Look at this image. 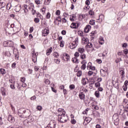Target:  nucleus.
<instances>
[{"label": "nucleus", "mask_w": 128, "mask_h": 128, "mask_svg": "<svg viewBox=\"0 0 128 128\" xmlns=\"http://www.w3.org/2000/svg\"><path fill=\"white\" fill-rule=\"evenodd\" d=\"M18 114L20 118H28L30 116V112L26 110L24 108H20L18 110Z\"/></svg>", "instance_id": "1"}, {"label": "nucleus", "mask_w": 128, "mask_h": 128, "mask_svg": "<svg viewBox=\"0 0 128 128\" xmlns=\"http://www.w3.org/2000/svg\"><path fill=\"white\" fill-rule=\"evenodd\" d=\"M58 116V120L60 122H66L68 121V116Z\"/></svg>", "instance_id": "2"}, {"label": "nucleus", "mask_w": 128, "mask_h": 128, "mask_svg": "<svg viewBox=\"0 0 128 128\" xmlns=\"http://www.w3.org/2000/svg\"><path fill=\"white\" fill-rule=\"evenodd\" d=\"M112 120L114 121V124L115 126H118L120 124V118H118V115L114 114L112 116Z\"/></svg>", "instance_id": "3"}, {"label": "nucleus", "mask_w": 128, "mask_h": 128, "mask_svg": "<svg viewBox=\"0 0 128 128\" xmlns=\"http://www.w3.org/2000/svg\"><path fill=\"white\" fill-rule=\"evenodd\" d=\"M74 43L72 44V46H70V48L74 49L76 48V46L78 44V37H76L74 40Z\"/></svg>", "instance_id": "4"}, {"label": "nucleus", "mask_w": 128, "mask_h": 128, "mask_svg": "<svg viewBox=\"0 0 128 128\" xmlns=\"http://www.w3.org/2000/svg\"><path fill=\"white\" fill-rule=\"evenodd\" d=\"M4 44H6L7 46H11L12 48L14 47V42L12 40L5 41L4 42Z\"/></svg>", "instance_id": "5"}, {"label": "nucleus", "mask_w": 128, "mask_h": 128, "mask_svg": "<svg viewBox=\"0 0 128 128\" xmlns=\"http://www.w3.org/2000/svg\"><path fill=\"white\" fill-rule=\"evenodd\" d=\"M100 72L102 76H106V74H108V70L106 69L104 70V69H101L100 70Z\"/></svg>", "instance_id": "6"}, {"label": "nucleus", "mask_w": 128, "mask_h": 128, "mask_svg": "<svg viewBox=\"0 0 128 128\" xmlns=\"http://www.w3.org/2000/svg\"><path fill=\"white\" fill-rule=\"evenodd\" d=\"M42 32L43 36H46L50 34V31L48 30L45 28L42 30Z\"/></svg>", "instance_id": "7"}, {"label": "nucleus", "mask_w": 128, "mask_h": 128, "mask_svg": "<svg viewBox=\"0 0 128 128\" xmlns=\"http://www.w3.org/2000/svg\"><path fill=\"white\" fill-rule=\"evenodd\" d=\"M8 122H11V123L14 122V118L12 116V115L8 116Z\"/></svg>", "instance_id": "8"}, {"label": "nucleus", "mask_w": 128, "mask_h": 128, "mask_svg": "<svg viewBox=\"0 0 128 128\" xmlns=\"http://www.w3.org/2000/svg\"><path fill=\"white\" fill-rule=\"evenodd\" d=\"M64 58L67 61L68 60H70V56L68 54H63V56L62 57V60H64Z\"/></svg>", "instance_id": "9"}, {"label": "nucleus", "mask_w": 128, "mask_h": 128, "mask_svg": "<svg viewBox=\"0 0 128 128\" xmlns=\"http://www.w3.org/2000/svg\"><path fill=\"white\" fill-rule=\"evenodd\" d=\"M78 96L80 100H84L86 98V95L84 94V92H81L79 94Z\"/></svg>", "instance_id": "10"}, {"label": "nucleus", "mask_w": 128, "mask_h": 128, "mask_svg": "<svg viewBox=\"0 0 128 128\" xmlns=\"http://www.w3.org/2000/svg\"><path fill=\"white\" fill-rule=\"evenodd\" d=\"M90 28H92V26L90 25L86 26V28L84 29V32H88L90 30Z\"/></svg>", "instance_id": "11"}, {"label": "nucleus", "mask_w": 128, "mask_h": 128, "mask_svg": "<svg viewBox=\"0 0 128 128\" xmlns=\"http://www.w3.org/2000/svg\"><path fill=\"white\" fill-rule=\"evenodd\" d=\"M124 16H126V12H120L118 13V16L120 18H122Z\"/></svg>", "instance_id": "12"}, {"label": "nucleus", "mask_w": 128, "mask_h": 128, "mask_svg": "<svg viewBox=\"0 0 128 128\" xmlns=\"http://www.w3.org/2000/svg\"><path fill=\"white\" fill-rule=\"evenodd\" d=\"M114 86L116 88H118V79H116V82L114 83H112Z\"/></svg>", "instance_id": "13"}, {"label": "nucleus", "mask_w": 128, "mask_h": 128, "mask_svg": "<svg viewBox=\"0 0 128 128\" xmlns=\"http://www.w3.org/2000/svg\"><path fill=\"white\" fill-rule=\"evenodd\" d=\"M88 42V38H86L84 37H83L82 38V44H86Z\"/></svg>", "instance_id": "14"}, {"label": "nucleus", "mask_w": 128, "mask_h": 128, "mask_svg": "<svg viewBox=\"0 0 128 128\" xmlns=\"http://www.w3.org/2000/svg\"><path fill=\"white\" fill-rule=\"evenodd\" d=\"M88 82V79L87 78H82V84H84V86H86V84Z\"/></svg>", "instance_id": "15"}, {"label": "nucleus", "mask_w": 128, "mask_h": 128, "mask_svg": "<svg viewBox=\"0 0 128 128\" xmlns=\"http://www.w3.org/2000/svg\"><path fill=\"white\" fill-rule=\"evenodd\" d=\"M12 48V52H13L14 54H20V53L18 52V50L16 48V47L14 46Z\"/></svg>", "instance_id": "16"}, {"label": "nucleus", "mask_w": 128, "mask_h": 128, "mask_svg": "<svg viewBox=\"0 0 128 128\" xmlns=\"http://www.w3.org/2000/svg\"><path fill=\"white\" fill-rule=\"evenodd\" d=\"M86 18V15L84 14H80L78 16L79 20H82L84 18Z\"/></svg>", "instance_id": "17"}, {"label": "nucleus", "mask_w": 128, "mask_h": 128, "mask_svg": "<svg viewBox=\"0 0 128 128\" xmlns=\"http://www.w3.org/2000/svg\"><path fill=\"white\" fill-rule=\"evenodd\" d=\"M52 52V48L51 47L49 49L47 50L46 53V56H50Z\"/></svg>", "instance_id": "18"}, {"label": "nucleus", "mask_w": 128, "mask_h": 128, "mask_svg": "<svg viewBox=\"0 0 128 128\" xmlns=\"http://www.w3.org/2000/svg\"><path fill=\"white\" fill-rule=\"evenodd\" d=\"M6 6V2H0V10L4 8Z\"/></svg>", "instance_id": "19"}, {"label": "nucleus", "mask_w": 128, "mask_h": 128, "mask_svg": "<svg viewBox=\"0 0 128 128\" xmlns=\"http://www.w3.org/2000/svg\"><path fill=\"white\" fill-rule=\"evenodd\" d=\"M32 60L34 62V64H36V60L38 58V57H34V54L32 53Z\"/></svg>", "instance_id": "20"}, {"label": "nucleus", "mask_w": 128, "mask_h": 128, "mask_svg": "<svg viewBox=\"0 0 128 128\" xmlns=\"http://www.w3.org/2000/svg\"><path fill=\"white\" fill-rule=\"evenodd\" d=\"M70 26L71 28L76 29V23L72 22Z\"/></svg>", "instance_id": "21"}, {"label": "nucleus", "mask_w": 128, "mask_h": 128, "mask_svg": "<svg viewBox=\"0 0 128 128\" xmlns=\"http://www.w3.org/2000/svg\"><path fill=\"white\" fill-rule=\"evenodd\" d=\"M92 107L93 108L96 110H98V109L100 108L97 105H94V102L92 104Z\"/></svg>", "instance_id": "22"}, {"label": "nucleus", "mask_w": 128, "mask_h": 128, "mask_svg": "<svg viewBox=\"0 0 128 128\" xmlns=\"http://www.w3.org/2000/svg\"><path fill=\"white\" fill-rule=\"evenodd\" d=\"M72 62L76 64H78V59L76 58H74L72 59Z\"/></svg>", "instance_id": "23"}, {"label": "nucleus", "mask_w": 128, "mask_h": 128, "mask_svg": "<svg viewBox=\"0 0 128 128\" xmlns=\"http://www.w3.org/2000/svg\"><path fill=\"white\" fill-rule=\"evenodd\" d=\"M89 24L91 26H94V24H96V20H90Z\"/></svg>", "instance_id": "24"}, {"label": "nucleus", "mask_w": 128, "mask_h": 128, "mask_svg": "<svg viewBox=\"0 0 128 128\" xmlns=\"http://www.w3.org/2000/svg\"><path fill=\"white\" fill-rule=\"evenodd\" d=\"M0 72L2 74H6V70L4 68H0Z\"/></svg>", "instance_id": "25"}, {"label": "nucleus", "mask_w": 128, "mask_h": 128, "mask_svg": "<svg viewBox=\"0 0 128 128\" xmlns=\"http://www.w3.org/2000/svg\"><path fill=\"white\" fill-rule=\"evenodd\" d=\"M78 52L80 53V54H84V49L83 48H79L78 49Z\"/></svg>", "instance_id": "26"}, {"label": "nucleus", "mask_w": 128, "mask_h": 128, "mask_svg": "<svg viewBox=\"0 0 128 128\" xmlns=\"http://www.w3.org/2000/svg\"><path fill=\"white\" fill-rule=\"evenodd\" d=\"M44 82L46 84H50V81L48 79H44Z\"/></svg>", "instance_id": "27"}, {"label": "nucleus", "mask_w": 128, "mask_h": 128, "mask_svg": "<svg viewBox=\"0 0 128 128\" xmlns=\"http://www.w3.org/2000/svg\"><path fill=\"white\" fill-rule=\"evenodd\" d=\"M82 72L81 70H78L76 74V76L78 77L82 76Z\"/></svg>", "instance_id": "28"}, {"label": "nucleus", "mask_w": 128, "mask_h": 128, "mask_svg": "<svg viewBox=\"0 0 128 128\" xmlns=\"http://www.w3.org/2000/svg\"><path fill=\"white\" fill-rule=\"evenodd\" d=\"M94 95L96 96V98H100V92L98 91H96L94 92Z\"/></svg>", "instance_id": "29"}, {"label": "nucleus", "mask_w": 128, "mask_h": 128, "mask_svg": "<svg viewBox=\"0 0 128 128\" xmlns=\"http://www.w3.org/2000/svg\"><path fill=\"white\" fill-rule=\"evenodd\" d=\"M16 12H18L20 10V8H22V5H20L18 7V6H16Z\"/></svg>", "instance_id": "30"}, {"label": "nucleus", "mask_w": 128, "mask_h": 128, "mask_svg": "<svg viewBox=\"0 0 128 128\" xmlns=\"http://www.w3.org/2000/svg\"><path fill=\"white\" fill-rule=\"evenodd\" d=\"M80 58L81 60H85V58H86V54H82L80 55Z\"/></svg>", "instance_id": "31"}, {"label": "nucleus", "mask_w": 128, "mask_h": 128, "mask_svg": "<svg viewBox=\"0 0 128 128\" xmlns=\"http://www.w3.org/2000/svg\"><path fill=\"white\" fill-rule=\"evenodd\" d=\"M1 92H2V96H6V92H4V88H1Z\"/></svg>", "instance_id": "32"}, {"label": "nucleus", "mask_w": 128, "mask_h": 128, "mask_svg": "<svg viewBox=\"0 0 128 128\" xmlns=\"http://www.w3.org/2000/svg\"><path fill=\"white\" fill-rule=\"evenodd\" d=\"M60 48H64V42L62 40V41H60Z\"/></svg>", "instance_id": "33"}, {"label": "nucleus", "mask_w": 128, "mask_h": 128, "mask_svg": "<svg viewBox=\"0 0 128 128\" xmlns=\"http://www.w3.org/2000/svg\"><path fill=\"white\" fill-rule=\"evenodd\" d=\"M5 55L7 56H12V54H10V52L9 51H6L5 52Z\"/></svg>", "instance_id": "34"}, {"label": "nucleus", "mask_w": 128, "mask_h": 128, "mask_svg": "<svg viewBox=\"0 0 128 128\" xmlns=\"http://www.w3.org/2000/svg\"><path fill=\"white\" fill-rule=\"evenodd\" d=\"M75 88H76V86H74V84H70V85L69 86V88H70V90H74Z\"/></svg>", "instance_id": "35"}, {"label": "nucleus", "mask_w": 128, "mask_h": 128, "mask_svg": "<svg viewBox=\"0 0 128 128\" xmlns=\"http://www.w3.org/2000/svg\"><path fill=\"white\" fill-rule=\"evenodd\" d=\"M54 62H56L57 64H60V60H58V59H54Z\"/></svg>", "instance_id": "36"}, {"label": "nucleus", "mask_w": 128, "mask_h": 128, "mask_svg": "<svg viewBox=\"0 0 128 128\" xmlns=\"http://www.w3.org/2000/svg\"><path fill=\"white\" fill-rule=\"evenodd\" d=\"M86 68H87L88 70V68H89V70H90V68H92V62H89Z\"/></svg>", "instance_id": "37"}, {"label": "nucleus", "mask_w": 128, "mask_h": 128, "mask_svg": "<svg viewBox=\"0 0 128 128\" xmlns=\"http://www.w3.org/2000/svg\"><path fill=\"white\" fill-rule=\"evenodd\" d=\"M120 76H124V70H120Z\"/></svg>", "instance_id": "38"}, {"label": "nucleus", "mask_w": 128, "mask_h": 128, "mask_svg": "<svg viewBox=\"0 0 128 128\" xmlns=\"http://www.w3.org/2000/svg\"><path fill=\"white\" fill-rule=\"evenodd\" d=\"M34 22L36 24H38V23L40 22V18H34Z\"/></svg>", "instance_id": "39"}, {"label": "nucleus", "mask_w": 128, "mask_h": 128, "mask_svg": "<svg viewBox=\"0 0 128 128\" xmlns=\"http://www.w3.org/2000/svg\"><path fill=\"white\" fill-rule=\"evenodd\" d=\"M54 56L56 58H58V53L57 52H55L54 54Z\"/></svg>", "instance_id": "40"}, {"label": "nucleus", "mask_w": 128, "mask_h": 128, "mask_svg": "<svg viewBox=\"0 0 128 128\" xmlns=\"http://www.w3.org/2000/svg\"><path fill=\"white\" fill-rule=\"evenodd\" d=\"M11 66L12 68H16V62L12 63Z\"/></svg>", "instance_id": "41"}, {"label": "nucleus", "mask_w": 128, "mask_h": 128, "mask_svg": "<svg viewBox=\"0 0 128 128\" xmlns=\"http://www.w3.org/2000/svg\"><path fill=\"white\" fill-rule=\"evenodd\" d=\"M88 110H90V109L88 108H87L85 110H84L82 112L83 114H88Z\"/></svg>", "instance_id": "42"}, {"label": "nucleus", "mask_w": 128, "mask_h": 128, "mask_svg": "<svg viewBox=\"0 0 128 128\" xmlns=\"http://www.w3.org/2000/svg\"><path fill=\"white\" fill-rule=\"evenodd\" d=\"M36 110H42V106H36Z\"/></svg>", "instance_id": "43"}, {"label": "nucleus", "mask_w": 128, "mask_h": 128, "mask_svg": "<svg viewBox=\"0 0 128 128\" xmlns=\"http://www.w3.org/2000/svg\"><path fill=\"white\" fill-rule=\"evenodd\" d=\"M95 86L96 88H100V82L95 83Z\"/></svg>", "instance_id": "44"}, {"label": "nucleus", "mask_w": 128, "mask_h": 128, "mask_svg": "<svg viewBox=\"0 0 128 128\" xmlns=\"http://www.w3.org/2000/svg\"><path fill=\"white\" fill-rule=\"evenodd\" d=\"M28 74H32V69L28 68Z\"/></svg>", "instance_id": "45"}, {"label": "nucleus", "mask_w": 128, "mask_h": 128, "mask_svg": "<svg viewBox=\"0 0 128 128\" xmlns=\"http://www.w3.org/2000/svg\"><path fill=\"white\" fill-rule=\"evenodd\" d=\"M46 18H50V12H48L46 15Z\"/></svg>", "instance_id": "46"}, {"label": "nucleus", "mask_w": 128, "mask_h": 128, "mask_svg": "<svg viewBox=\"0 0 128 128\" xmlns=\"http://www.w3.org/2000/svg\"><path fill=\"white\" fill-rule=\"evenodd\" d=\"M122 88L124 92H126V90H128V86H127L124 85V86H122Z\"/></svg>", "instance_id": "47"}, {"label": "nucleus", "mask_w": 128, "mask_h": 128, "mask_svg": "<svg viewBox=\"0 0 128 128\" xmlns=\"http://www.w3.org/2000/svg\"><path fill=\"white\" fill-rule=\"evenodd\" d=\"M116 76L112 78V83H114L115 82H116Z\"/></svg>", "instance_id": "48"}, {"label": "nucleus", "mask_w": 128, "mask_h": 128, "mask_svg": "<svg viewBox=\"0 0 128 128\" xmlns=\"http://www.w3.org/2000/svg\"><path fill=\"white\" fill-rule=\"evenodd\" d=\"M58 116H68L66 115V111H62V114H59Z\"/></svg>", "instance_id": "49"}, {"label": "nucleus", "mask_w": 128, "mask_h": 128, "mask_svg": "<svg viewBox=\"0 0 128 128\" xmlns=\"http://www.w3.org/2000/svg\"><path fill=\"white\" fill-rule=\"evenodd\" d=\"M70 122L73 124H76V120L72 119L70 121Z\"/></svg>", "instance_id": "50"}, {"label": "nucleus", "mask_w": 128, "mask_h": 128, "mask_svg": "<svg viewBox=\"0 0 128 128\" xmlns=\"http://www.w3.org/2000/svg\"><path fill=\"white\" fill-rule=\"evenodd\" d=\"M86 66L82 64V65L81 66V69L84 70H86Z\"/></svg>", "instance_id": "51"}, {"label": "nucleus", "mask_w": 128, "mask_h": 128, "mask_svg": "<svg viewBox=\"0 0 128 128\" xmlns=\"http://www.w3.org/2000/svg\"><path fill=\"white\" fill-rule=\"evenodd\" d=\"M56 20H58V22H62V18H60V16H58L56 18Z\"/></svg>", "instance_id": "52"}, {"label": "nucleus", "mask_w": 128, "mask_h": 128, "mask_svg": "<svg viewBox=\"0 0 128 128\" xmlns=\"http://www.w3.org/2000/svg\"><path fill=\"white\" fill-rule=\"evenodd\" d=\"M56 16H60V10H57L56 11Z\"/></svg>", "instance_id": "53"}, {"label": "nucleus", "mask_w": 128, "mask_h": 128, "mask_svg": "<svg viewBox=\"0 0 128 128\" xmlns=\"http://www.w3.org/2000/svg\"><path fill=\"white\" fill-rule=\"evenodd\" d=\"M10 88H12V90H14V88H16V87L14 86V84H10Z\"/></svg>", "instance_id": "54"}, {"label": "nucleus", "mask_w": 128, "mask_h": 128, "mask_svg": "<svg viewBox=\"0 0 128 128\" xmlns=\"http://www.w3.org/2000/svg\"><path fill=\"white\" fill-rule=\"evenodd\" d=\"M89 14L90 16H94V12L92 10H90L89 11Z\"/></svg>", "instance_id": "55"}, {"label": "nucleus", "mask_w": 128, "mask_h": 128, "mask_svg": "<svg viewBox=\"0 0 128 128\" xmlns=\"http://www.w3.org/2000/svg\"><path fill=\"white\" fill-rule=\"evenodd\" d=\"M20 82H26V78L24 77L21 78Z\"/></svg>", "instance_id": "56"}, {"label": "nucleus", "mask_w": 128, "mask_h": 128, "mask_svg": "<svg viewBox=\"0 0 128 128\" xmlns=\"http://www.w3.org/2000/svg\"><path fill=\"white\" fill-rule=\"evenodd\" d=\"M74 56L76 58H78V56H80V53L78 52H76L74 54Z\"/></svg>", "instance_id": "57"}, {"label": "nucleus", "mask_w": 128, "mask_h": 128, "mask_svg": "<svg viewBox=\"0 0 128 128\" xmlns=\"http://www.w3.org/2000/svg\"><path fill=\"white\" fill-rule=\"evenodd\" d=\"M14 24H10V30H14Z\"/></svg>", "instance_id": "58"}, {"label": "nucleus", "mask_w": 128, "mask_h": 128, "mask_svg": "<svg viewBox=\"0 0 128 128\" xmlns=\"http://www.w3.org/2000/svg\"><path fill=\"white\" fill-rule=\"evenodd\" d=\"M123 104H128V100H126V98H124L123 100Z\"/></svg>", "instance_id": "59"}, {"label": "nucleus", "mask_w": 128, "mask_h": 128, "mask_svg": "<svg viewBox=\"0 0 128 128\" xmlns=\"http://www.w3.org/2000/svg\"><path fill=\"white\" fill-rule=\"evenodd\" d=\"M35 3L36 4H40V0H35Z\"/></svg>", "instance_id": "60"}, {"label": "nucleus", "mask_w": 128, "mask_h": 128, "mask_svg": "<svg viewBox=\"0 0 128 128\" xmlns=\"http://www.w3.org/2000/svg\"><path fill=\"white\" fill-rule=\"evenodd\" d=\"M96 62H98V64H102V60L100 59H97Z\"/></svg>", "instance_id": "61"}, {"label": "nucleus", "mask_w": 128, "mask_h": 128, "mask_svg": "<svg viewBox=\"0 0 128 128\" xmlns=\"http://www.w3.org/2000/svg\"><path fill=\"white\" fill-rule=\"evenodd\" d=\"M93 74H94V72L90 70L88 72V76H92Z\"/></svg>", "instance_id": "62"}, {"label": "nucleus", "mask_w": 128, "mask_h": 128, "mask_svg": "<svg viewBox=\"0 0 128 128\" xmlns=\"http://www.w3.org/2000/svg\"><path fill=\"white\" fill-rule=\"evenodd\" d=\"M122 48H126L128 46V44L126 43H124L122 44Z\"/></svg>", "instance_id": "63"}, {"label": "nucleus", "mask_w": 128, "mask_h": 128, "mask_svg": "<svg viewBox=\"0 0 128 128\" xmlns=\"http://www.w3.org/2000/svg\"><path fill=\"white\" fill-rule=\"evenodd\" d=\"M124 54H128V49L124 50Z\"/></svg>", "instance_id": "64"}]
</instances>
